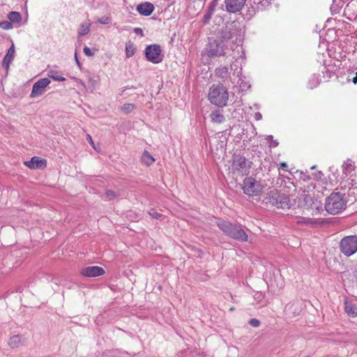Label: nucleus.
I'll list each match as a JSON object with an SVG mask.
<instances>
[{"label": "nucleus", "instance_id": "13", "mask_svg": "<svg viewBox=\"0 0 357 357\" xmlns=\"http://www.w3.org/2000/svg\"><path fill=\"white\" fill-rule=\"evenodd\" d=\"M344 310L348 317H357V303L346 297L344 300Z\"/></svg>", "mask_w": 357, "mask_h": 357}, {"label": "nucleus", "instance_id": "18", "mask_svg": "<svg viewBox=\"0 0 357 357\" xmlns=\"http://www.w3.org/2000/svg\"><path fill=\"white\" fill-rule=\"evenodd\" d=\"M211 119L213 123H221L225 121V117L222 112L219 110L213 112L211 115Z\"/></svg>", "mask_w": 357, "mask_h": 357}, {"label": "nucleus", "instance_id": "16", "mask_svg": "<svg viewBox=\"0 0 357 357\" xmlns=\"http://www.w3.org/2000/svg\"><path fill=\"white\" fill-rule=\"evenodd\" d=\"M14 54H15V48H14V45L13 44L11 45V47L8 49V52H7L6 55L5 56V57L3 60V62H2V66L5 68L8 69L10 63L13 60Z\"/></svg>", "mask_w": 357, "mask_h": 357}, {"label": "nucleus", "instance_id": "35", "mask_svg": "<svg viewBox=\"0 0 357 357\" xmlns=\"http://www.w3.org/2000/svg\"><path fill=\"white\" fill-rule=\"evenodd\" d=\"M350 7H351L350 3H348V4L347 5V6H346L345 9H344V12L346 13V12H347L348 10H350Z\"/></svg>", "mask_w": 357, "mask_h": 357}, {"label": "nucleus", "instance_id": "26", "mask_svg": "<svg viewBox=\"0 0 357 357\" xmlns=\"http://www.w3.org/2000/svg\"><path fill=\"white\" fill-rule=\"evenodd\" d=\"M0 27L4 30H9L13 28V25L10 22L3 21L0 22Z\"/></svg>", "mask_w": 357, "mask_h": 357}, {"label": "nucleus", "instance_id": "28", "mask_svg": "<svg viewBox=\"0 0 357 357\" xmlns=\"http://www.w3.org/2000/svg\"><path fill=\"white\" fill-rule=\"evenodd\" d=\"M133 108H134V106L132 104H125L122 107V110L123 112H125L126 113H129L133 109Z\"/></svg>", "mask_w": 357, "mask_h": 357}, {"label": "nucleus", "instance_id": "8", "mask_svg": "<svg viewBox=\"0 0 357 357\" xmlns=\"http://www.w3.org/2000/svg\"><path fill=\"white\" fill-rule=\"evenodd\" d=\"M146 57L153 63H159L163 60L161 48L158 45H148L145 50Z\"/></svg>", "mask_w": 357, "mask_h": 357}, {"label": "nucleus", "instance_id": "11", "mask_svg": "<svg viewBox=\"0 0 357 357\" xmlns=\"http://www.w3.org/2000/svg\"><path fill=\"white\" fill-rule=\"evenodd\" d=\"M105 273L104 268L98 266H87L82 268L80 275L87 278H94L103 275Z\"/></svg>", "mask_w": 357, "mask_h": 357}, {"label": "nucleus", "instance_id": "9", "mask_svg": "<svg viewBox=\"0 0 357 357\" xmlns=\"http://www.w3.org/2000/svg\"><path fill=\"white\" fill-rule=\"evenodd\" d=\"M342 169L344 178L350 179L352 182L355 181L357 176V169L356 168L353 161L351 160L344 161L342 166Z\"/></svg>", "mask_w": 357, "mask_h": 357}, {"label": "nucleus", "instance_id": "27", "mask_svg": "<svg viewBox=\"0 0 357 357\" xmlns=\"http://www.w3.org/2000/svg\"><path fill=\"white\" fill-rule=\"evenodd\" d=\"M98 22L102 24H108L111 22V17L103 16L98 18Z\"/></svg>", "mask_w": 357, "mask_h": 357}, {"label": "nucleus", "instance_id": "34", "mask_svg": "<svg viewBox=\"0 0 357 357\" xmlns=\"http://www.w3.org/2000/svg\"><path fill=\"white\" fill-rule=\"evenodd\" d=\"M280 168H282L283 169H285L287 168V165L285 162H281L280 163Z\"/></svg>", "mask_w": 357, "mask_h": 357}, {"label": "nucleus", "instance_id": "17", "mask_svg": "<svg viewBox=\"0 0 357 357\" xmlns=\"http://www.w3.org/2000/svg\"><path fill=\"white\" fill-rule=\"evenodd\" d=\"M321 80L319 76L315 74L312 75L307 81V87L309 89H313L317 88L320 84Z\"/></svg>", "mask_w": 357, "mask_h": 357}, {"label": "nucleus", "instance_id": "12", "mask_svg": "<svg viewBox=\"0 0 357 357\" xmlns=\"http://www.w3.org/2000/svg\"><path fill=\"white\" fill-rule=\"evenodd\" d=\"M47 160L44 158L33 156L29 161H24V165L31 169H44L47 167Z\"/></svg>", "mask_w": 357, "mask_h": 357}, {"label": "nucleus", "instance_id": "5", "mask_svg": "<svg viewBox=\"0 0 357 357\" xmlns=\"http://www.w3.org/2000/svg\"><path fill=\"white\" fill-rule=\"evenodd\" d=\"M242 190L248 196H258L262 192L263 186L259 181L250 176L244 179Z\"/></svg>", "mask_w": 357, "mask_h": 357}, {"label": "nucleus", "instance_id": "2", "mask_svg": "<svg viewBox=\"0 0 357 357\" xmlns=\"http://www.w3.org/2000/svg\"><path fill=\"white\" fill-rule=\"evenodd\" d=\"M208 98L211 104L222 107L227 104L229 92L223 85L213 84L209 89Z\"/></svg>", "mask_w": 357, "mask_h": 357}, {"label": "nucleus", "instance_id": "14", "mask_svg": "<svg viewBox=\"0 0 357 357\" xmlns=\"http://www.w3.org/2000/svg\"><path fill=\"white\" fill-rule=\"evenodd\" d=\"M245 0H225L227 10L235 13L240 10L244 6Z\"/></svg>", "mask_w": 357, "mask_h": 357}, {"label": "nucleus", "instance_id": "10", "mask_svg": "<svg viewBox=\"0 0 357 357\" xmlns=\"http://www.w3.org/2000/svg\"><path fill=\"white\" fill-rule=\"evenodd\" d=\"M50 83V80L48 78H43L37 81L32 87L31 93V98H36L41 96L46 88Z\"/></svg>", "mask_w": 357, "mask_h": 357}, {"label": "nucleus", "instance_id": "21", "mask_svg": "<svg viewBox=\"0 0 357 357\" xmlns=\"http://www.w3.org/2000/svg\"><path fill=\"white\" fill-rule=\"evenodd\" d=\"M8 18L10 22L13 23H19L22 20V17L20 13L15 11L10 12L8 15Z\"/></svg>", "mask_w": 357, "mask_h": 357}, {"label": "nucleus", "instance_id": "31", "mask_svg": "<svg viewBox=\"0 0 357 357\" xmlns=\"http://www.w3.org/2000/svg\"><path fill=\"white\" fill-rule=\"evenodd\" d=\"M84 53L86 55V56H91L93 55V53L91 52V49L88 47H84Z\"/></svg>", "mask_w": 357, "mask_h": 357}, {"label": "nucleus", "instance_id": "15", "mask_svg": "<svg viewBox=\"0 0 357 357\" xmlns=\"http://www.w3.org/2000/svg\"><path fill=\"white\" fill-rule=\"evenodd\" d=\"M137 10L144 16L150 15L154 10L153 5L150 2L140 3L137 6Z\"/></svg>", "mask_w": 357, "mask_h": 357}, {"label": "nucleus", "instance_id": "36", "mask_svg": "<svg viewBox=\"0 0 357 357\" xmlns=\"http://www.w3.org/2000/svg\"><path fill=\"white\" fill-rule=\"evenodd\" d=\"M261 117V115L260 113H256L255 114V119L259 120Z\"/></svg>", "mask_w": 357, "mask_h": 357}, {"label": "nucleus", "instance_id": "7", "mask_svg": "<svg viewBox=\"0 0 357 357\" xmlns=\"http://www.w3.org/2000/svg\"><path fill=\"white\" fill-rule=\"evenodd\" d=\"M225 45L223 41L213 40L210 41L206 48V56L211 59L219 57L225 54Z\"/></svg>", "mask_w": 357, "mask_h": 357}, {"label": "nucleus", "instance_id": "33", "mask_svg": "<svg viewBox=\"0 0 357 357\" xmlns=\"http://www.w3.org/2000/svg\"><path fill=\"white\" fill-rule=\"evenodd\" d=\"M87 140L89 141V142L93 146V139H92V137H91L90 135H87Z\"/></svg>", "mask_w": 357, "mask_h": 357}, {"label": "nucleus", "instance_id": "22", "mask_svg": "<svg viewBox=\"0 0 357 357\" xmlns=\"http://www.w3.org/2000/svg\"><path fill=\"white\" fill-rule=\"evenodd\" d=\"M136 52V47L132 43H128L126 45V54L127 57L132 56Z\"/></svg>", "mask_w": 357, "mask_h": 357}, {"label": "nucleus", "instance_id": "6", "mask_svg": "<svg viewBox=\"0 0 357 357\" xmlns=\"http://www.w3.org/2000/svg\"><path fill=\"white\" fill-rule=\"evenodd\" d=\"M340 250L347 257H350L357 252V236H347L340 242Z\"/></svg>", "mask_w": 357, "mask_h": 357}, {"label": "nucleus", "instance_id": "30", "mask_svg": "<svg viewBox=\"0 0 357 357\" xmlns=\"http://www.w3.org/2000/svg\"><path fill=\"white\" fill-rule=\"evenodd\" d=\"M250 324L254 327H258L260 324V321L257 319H252L249 321Z\"/></svg>", "mask_w": 357, "mask_h": 357}, {"label": "nucleus", "instance_id": "25", "mask_svg": "<svg viewBox=\"0 0 357 357\" xmlns=\"http://www.w3.org/2000/svg\"><path fill=\"white\" fill-rule=\"evenodd\" d=\"M117 196L118 194L112 190H107L105 192V197L108 200H112L115 199Z\"/></svg>", "mask_w": 357, "mask_h": 357}, {"label": "nucleus", "instance_id": "3", "mask_svg": "<svg viewBox=\"0 0 357 357\" xmlns=\"http://www.w3.org/2000/svg\"><path fill=\"white\" fill-rule=\"evenodd\" d=\"M218 226L224 233L235 240L241 242H246L248 240V234L240 226L226 221L218 222Z\"/></svg>", "mask_w": 357, "mask_h": 357}, {"label": "nucleus", "instance_id": "24", "mask_svg": "<svg viewBox=\"0 0 357 357\" xmlns=\"http://www.w3.org/2000/svg\"><path fill=\"white\" fill-rule=\"evenodd\" d=\"M48 76L51 78H52L55 81H65L66 78L64 77H62L61 75H59L54 70H50L48 72Z\"/></svg>", "mask_w": 357, "mask_h": 357}, {"label": "nucleus", "instance_id": "1", "mask_svg": "<svg viewBox=\"0 0 357 357\" xmlns=\"http://www.w3.org/2000/svg\"><path fill=\"white\" fill-rule=\"evenodd\" d=\"M347 200L345 194L333 192L326 198L324 207L331 215H337L346 208Z\"/></svg>", "mask_w": 357, "mask_h": 357}, {"label": "nucleus", "instance_id": "19", "mask_svg": "<svg viewBox=\"0 0 357 357\" xmlns=\"http://www.w3.org/2000/svg\"><path fill=\"white\" fill-rule=\"evenodd\" d=\"M155 158L151 155V153L145 151L142 155V162L146 166L151 165L155 162Z\"/></svg>", "mask_w": 357, "mask_h": 357}, {"label": "nucleus", "instance_id": "29", "mask_svg": "<svg viewBox=\"0 0 357 357\" xmlns=\"http://www.w3.org/2000/svg\"><path fill=\"white\" fill-rule=\"evenodd\" d=\"M149 214L150 215V216L153 218H155V219H160L162 215L161 213H159L155 211H151L149 212Z\"/></svg>", "mask_w": 357, "mask_h": 357}, {"label": "nucleus", "instance_id": "4", "mask_svg": "<svg viewBox=\"0 0 357 357\" xmlns=\"http://www.w3.org/2000/svg\"><path fill=\"white\" fill-rule=\"evenodd\" d=\"M250 167L251 162L245 157L235 155L231 165L230 172L232 176L237 180L238 177L248 175L250 172Z\"/></svg>", "mask_w": 357, "mask_h": 357}, {"label": "nucleus", "instance_id": "23", "mask_svg": "<svg viewBox=\"0 0 357 357\" xmlns=\"http://www.w3.org/2000/svg\"><path fill=\"white\" fill-rule=\"evenodd\" d=\"M90 23L88 22L82 24L78 30L79 36H81L87 34L90 31Z\"/></svg>", "mask_w": 357, "mask_h": 357}, {"label": "nucleus", "instance_id": "20", "mask_svg": "<svg viewBox=\"0 0 357 357\" xmlns=\"http://www.w3.org/2000/svg\"><path fill=\"white\" fill-rule=\"evenodd\" d=\"M22 344V337L19 335L11 337L8 341V345L12 348L19 347Z\"/></svg>", "mask_w": 357, "mask_h": 357}, {"label": "nucleus", "instance_id": "32", "mask_svg": "<svg viewBox=\"0 0 357 357\" xmlns=\"http://www.w3.org/2000/svg\"><path fill=\"white\" fill-rule=\"evenodd\" d=\"M134 31L136 33H139V34H141L142 35L143 33V31H142V29H140V28H135Z\"/></svg>", "mask_w": 357, "mask_h": 357}, {"label": "nucleus", "instance_id": "37", "mask_svg": "<svg viewBox=\"0 0 357 357\" xmlns=\"http://www.w3.org/2000/svg\"><path fill=\"white\" fill-rule=\"evenodd\" d=\"M353 82H354V84H356L357 83V73H356V75L353 78Z\"/></svg>", "mask_w": 357, "mask_h": 357}]
</instances>
